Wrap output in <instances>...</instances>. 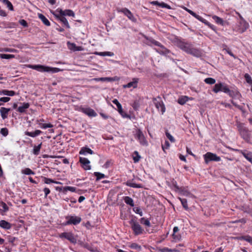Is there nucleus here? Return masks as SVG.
<instances>
[{
    "label": "nucleus",
    "instance_id": "1",
    "mask_svg": "<svg viewBox=\"0 0 252 252\" xmlns=\"http://www.w3.org/2000/svg\"><path fill=\"white\" fill-rule=\"evenodd\" d=\"M176 45L180 49L187 54L191 55L196 58L201 57L203 53L200 49L195 48L189 42L183 41L178 38H176Z\"/></svg>",
    "mask_w": 252,
    "mask_h": 252
},
{
    "label": "nucleus",
    "instance_id": "2",
    "mask_svg": "<svg viewBox=\"0 0 252 252\" xmlns=\"http://www.w3.org/2000/svg\"><path fill=\"white\" fill-rule=\"evenodd\" d=\"M213 91L215 93H218L220 91L222 92L228 94L229 96L232 98H235L241 95L237 90H230L227 85L221 82L215 85Z\"/></svg>",
    "mask_w": 252,
    "mask_h": 252
},
{
    "label": "nucleus",
    "instance_id": "3",
    "mask_svg": "<svg viewBox=\"0 0 252 252\" xmlns=\"http://www.w3.org/2000/svg\"><path fill=\"white\" fill-rule=\"evenodd\" d=\"M236 126L241 138L246 142H249L251 140V132L249 129L245 126V124L239 122H237Z\"/></svg>",
    "mask_w": 252,
    "mask_h": 252
},
{
    "label": "nucleus",
    "instance_id": "4",
    "mask_svg": "<svg viewBox=\"0 0 252 252\" xmlns=\"http://www.w3.org/2000/svg\"><path fill=\"white\" fill-rule=\"evenodd\" d=\"M28 67L30 68L36 70L38 71L44 72H51V73H56L62 70L59 68L57 67H52L48 66H45L40 64L37 65H29Z\"/></svg>",
    "mask_w": 252,
    "mask_h": 252
},
{
    "label": "nucleus",
    "instance_id": "5",
    "mask_svg": "<svg viewBox=\"0 0 252 252\" xmlns=\"http://www.w3.org/2000/svg\"><path fill=\"white\" fill-rule=\"evenodd\" d=\"M204 161L205 163L207 164L210 161H220L221 158L220 157L218 156L216 154L211 152H207L203 155Z\"/></svg>",
    "mask_w": 252,
    "mask_h": 252
},
{
    "label": "nucleus",
    "instance_id": "6",
    "mask_svg": "<svg viewBox=\"0 0 252 252\" xmlns=\"http://www.w3.org/2000/svg\"><path fill=\"white\" fill-rule=\"evenodd\" d=\"M154 227L155 225L151 224L148 219L143 218V231H144L145 233H153Z\"/></svg>",
    "mask_w": 252,
    "mask_h": 252
},
{
    "label": "nucleus",
    "instance_id": "7",
    "mask_svg": "<svg viewBox=\"0 0 252 252\" xmlns=\"http://www.w3.org/2000/svg\"><path fill=\"white\" fill-rule=\"evenodd\" d=\"M153 102L155 104L156 108L158 111H160L161 114H163L165 111V107L161 99V98L159 96H158L156 98H154Z\"/></svg>",
    "mask_w": 252,
    "mask_h": 252
},
{
    "label": "nucleus",
    "instance_id": "8",
    "mask_svg": "<svg viewBox=\"0 0 252 252\" xmlns=\"http://www.w3.org/2000/svg\"><path fill=\"white\" fill-rule=\"evenodd\" d=\"M130 224L135 234L138 235L142 233L141 227L136 220H132L130 221Z\"/></svg>",
    "mask_w": 252,
    "mask_h": 252
},
{
    "label": "nucleus",
    "instance_id": "9",
    "mask_svg": "<svg viewBox=\"0 0 252 252\" xmlns=\"http://www.w3.org/2000/svg\"><path fill=\"white\" fill-rule=\"evenodd\" d=\"M117 11L118 12H122L124 14L129 20L131 21L134 22L136 19L134 17L132 13L127 8H118Z\"/></svg>",
    "mask_w": 252,
    "mask_h": 252
},
{
    "label": "nucleus",
    "instance_id": "10",
    "mask_svg": "<svg viewBox=\"0 0 252 252\" xmlns=\"http://www.w3.org/2000/svg\"><path fill=\"white\" fill-rule=\"evenodd\" d=\"M61 238H64L69 240L71 243L75 244L77 240L72 233L69 232H63L60 234Z\"/></svg>",
    "mask_w": 252,
    "mask_h": 252
},
{
    "label": "nucleus",
    "instance_id": "11",
    "mask_svg": "<svg viewBox=\"0 0 252 252\" xmlns=\"http://www.w3.org/2000/svg\"><path fill=\"white\" fill-rule=\"evenodd\" d=\"M80 111L91 117H94L97 116V113L90 107H82L80 108Z\"/></svg>",
    "mask_w": 252,
    "mask_h": 252
},
{
    "label": "nucleus",
    "instance_id": "12",
    "mask_svg": "<svg viewBox=\"0 0 252 252\" xmlns=\"http://www.w3.org/2000/svg\"><path fill=\"white\" fill-rule=\"evenodd\" d=\"M79 161L85 170H88L91 169V166L90 165V161L88 159L85 158L80 157Z\"/></svg>",
    "mask_w": 252,
    "mask_h": 252
},
{
    "label": "nucleus",
    "instance_id": "13",
    "mask_svg": "<svg viewBox=\"0 0 252 252\" xmlns=\"http://www.w3.org/2000/svg\"><path fill=\"white\" fill-rule=\"evenodd\" d=\"M81 219L80 217L77 216H71L68 217L67 221V224H77L81 222Z\"/></svg>",
    "mask_w": 252,
    "mask_h": 252
},
{
    "label": "nucleus",
    "instance_id": "14",
    "mask_svg": "<svg viewBox=\"0 0 252 252\" xmlns=\"http://www.w3.org/2000/svg\"><path fill=\"white\" fill-rule=\"evenodd\" d=\"M155 49L156 51V52L158 53L159 54L162 55H166L170 53V51L167 49L163 45H161L158 48H155Z\"/></svg>",
    "mask_w": 252,
    "mask_h": 252
},
{
    "label": "nucleus",
    "instance_id": "15",
    "mask_svg": "<svg viewBox=\"0 0 252 252\" xmlns=\"http://www.w3.org/2000/svg\"><path fill=\"white\" fill-rule=\"evenodd\" d=\"M10 110V108H7L3 107L0 108V116L3 120L7 118L9 112Z\"/></svg>",
    "mask_w": 252,
    "mask_h": 252
},
{
    "label": "nucleus",
    "instance_id": "16",
    "mask_svg": "<svg viewBox=\"0 0 252 252\" xmlns=\"http://www.w3.org/2000/svg\"><path fill=\"white\" fill-rule=\"evenodd\" d=\"M59 13L61 16H72L74 17L75 14L74 12L70 9H66L63 10L62 9H60L59 10Z\"/></svg>",
    "mask_w": 252,
    "mask_h": 252
},
{
    "label": "nucleus",
    "instance_id": "17",
    "mask_svg": "<svg viewBox=\"0 0 252 252\" xmlns=\"http://www.w3.org/2000/svg\"><path fill=\"white\" fill-rule=\"evenodd\" d=\"M240 153L252 164V152H246V151H240Z\"/></svg>",
    "mask_w": 252,
    "mask_h": 252
},
{
    "label": "nucleus",
    "instance_id": "18",
    "mask_svg": "<svg viewBox=\"0 0 252 252\" xmlns=\"http://www.w3.org/2000/svg\"><path fill=\"white\" fill-rule=\"evenodd\" d=\"M88 154L93 155L94 154L93 151H92L90 148L87 147H83L81 148L80 152L79 154L80 155H86Z\"/></svg>",
    "mask_w": 252,
    "mask_h": 252
},
{
    "label": "nucleus",
    "instance_id": "19",
    "mask_svg": "<svg viewBox=\"0 0 252 252\" xmlns=\"http://www.w3.org/2000/svg\"><path fill=\"white\" fill-rule=\"evenodd\" d=\"M30 107V104L29 103L24 102L22 103V105L19 106L18 108L17 111L21 113H24L26 112V110L29 108Z\"/></svg>",
    "mask_w": 252,
    "mask_h": 252
},
{
    "label": "nucleus",
    "instance_id": "20",
    "mask_svg": "<svg viewBox=\"0 0 252 252\" xmlns=\"http://www.w3.org/2000/svg\"><path fill=\"white\" fill-rule=\"evenodd\" d=\"M16 93L13 91H9L7 90H2L0 91V94L12 96L15 95Z\"/></svg>",
    "mask_w": 252,
    "mask_h": 252
},
{
    "label": "nucleus",
    "instance_id": "21",
    "mask_svg": "<svg viewBox=\"0 0 252 252\" xmlns=\"http://www.w3.org/2000/svg\"><path fill=\"white\" fill-rule=\"evenodd\" d=\"M42 133V131L40 130H36L33 132L26 131L25 134L27 136H29L32 137H35L37 136L40 135Z\"/></svg>",
    "mask_w": 252,
    "mask_h": 252
},
{
    "label": "nucleus",
    "instance_id": "22",
    "mask_svg": "<svg viewBox=\"0 0 252 252\" xmlns=\"http://www.w3.org/2000/svg\"><path fill=\"white\" fill-rule=\"evenodd\" d=\"M137 79L134 78L132 82H130L126 85H123V88H126L132 87L133 88H135L137 87Z\"/></svg>",
    "mask_w": 252,
    "mask_h": 252
},
{
    "label": "nucleus",
    "instance_id": "23",
    "mask_svg": "<svg viewBox=\"0 0 252 252\" xmlns=\"http://www.w3.org/2000/svg\"><path fill=\"white\" fill-rule=\"evenodd\" d=\"M0 226L5 229H9L11 227V224L4 220L0 221Z\"/></svg>",
    "mask_w": 252,
    "mask_h": 252
},
{
    "label": "nucleus",
    "instance_id": "24",
    "mask_svg": "<svg viewBox=\"0 0 252 252\" xmlns=\"http://www.w3.org/2000/svg\"><path fill=\"white\" fill-rule=\"evenodd\" d=\"M68 47L69 49L71 50H73L74 51H81L82 50V48L81 46H77L75 44L71 43L70 42L67 43Z\"/></svg>",
    "mask_w": 252,
    "mask_h": 252
},
{
    "label": "nucleus",
    "instance_id": "25",
    "mask_svg": "<svg viewBox=\"0 0 252 252\" xmlns=\"http://www.w3.org/2000/svg\"><path fill=\"white\" fill-rule=\"evenodd\" d=\"M185 9L189 13L190 15H191L192 16H193L194 18H195L196 19L198 20L199 21H200L202 19V17L200 16H199V15H197V14H196L195 12H194L193 11L187 8H185Z\"/></svg>",
    "mask_w": 252,
    "mask_h": 252
},
{
    "label": "nucleus",
    "instance_id": "26",
    "mask_svg": "<svg viewBox=\"0 0 252 252\" xmlns=\"http://www.w3.org/2000/svg\"><path fill=\"white\" fill-rule=\"evenodd\" d=\"M212 18L217 24L221 26H223L224 25V21L223 20V19L218 17V16L213 15L212 16Z\"/></svg>",
    "mask_w": 252,
    "mask_h": 252
},
{
    "label": "nucleus",
    "instance_id": "27",
    "mask_svg": "<svg viewBox=\"0 0 252 252\" xmlns=\"http://www.w3.org/2000/svg\"><path fill=\"white\" fill-rule=\"evenodd\" d=\"M38 17L46 26H49L50 25V22L43 15L39 14Z\"/></svg>",
    "mask_w": 252,
    "mask_h": 252
},
{
    "label": "nucleus",
    "instance_id": "28",
    "mask_svg": "<svg viewBox=\"0 0 252 252\" xmlns=\"http://www.w3.org/2000/svg\"><path fill=\"white\" fill-rule=\"evenodd\" d=\"M21 173L25 175H34V172L29 168H25L21 170Z\"/></svg>",
    "mask_w": 252,
    "mask_h": 252
},
{
    "label": "nucleus",
    "instance_id": "29",
    "mask_svg": "<svg viewBox=\"0 0 252 252\" xmlns=\"http://www.w3.org/2000/svg\"><path fill=\"white\" fill-rule=\"evenodd\" d=\"M58 18L67 28H70L69 23L67 19L64 16H61V17H59Z\"/></svg>",
    "mask_w": 252,
    "mask_h": 252
},
{
    "label": "nucleus",
    "instance_id": "30",
    "mask_svg": "<svg viewBox=\"0 0 252 252\" xmlns=\"http://www.w3.org/2000/svg\"><path fill=\"white\" fill-rule=\"evenodd\" d=\"M132 158L134 162H137L139 161L141 156L137 151H134L132 154Z\"/></svg>",
    "mask_w": 252,
    "mask_h": 252
},
{
    "label": "nucleus",
    "instance_id": "31",
    "mask_svg": "<svg viewBox=\"0 0 252 252\" xmlns=\"http://www.w3.org/2000/svg\"><path fill=\"white\" fill-rule=\"evenodd\" d=\"M188 101V97L187 96H183L179 98L178 102L181 105H183Z\"/></svg>",
    "mask_w": 252,
    "mask_h": 252
},
{
    "label": "nucleus",
    "instance_id": "32",
    "mask_svg": "<svg viewBox=\"0 0 252 252\" xmlns=\"http://www.w3.org/2000/svg\"><path fill=\"white\" fill-rule=\"evenodd\" d=\"M3 3L6 5L7 7L11 11H13V6L11 2L8 0H2Z\"/></svg>",
    "mask_w": 252,
    "mask_h": 252
},
{
    "label": "nucleus",
    "instance_id": "33",
    "mask_svg": "<svg viewBox=\"0 0 252 252\" xmlns=\"http://www.w3.org/2000/svg\"><path fill=\"white\" fill-rule=\"evenodd\" d=\"M200 22H202L206 25L208 26L209 28H210L211 29L215 30V26L212 24H211L210 22H209L207 20L202 18V20L200 21Z\"/></svg>",
    "mask_w": 252,
    "mask_h": 252
},
{
    "label": "nucleus",
    "instance_id": "34",
    "mask_svg": "<svg viewBox=\"0 0 252 252\" xmlns=\"http://www.w3.org/2000/svg\"><path fill=\"white\" fill-rule=\"evenodd\" d=\"M93 80L96 81H110L113 80L112 78L110 77L95 78Z\"/></svg>",
    "mask_w": 252,
    "mask_h": 252
},
{
    "label": "nucleus",
    "instance_id": "35",
    "mask_svg": "<svg viewBox=\"0 0 252 252\" xmlns=\"http://www.w3.org/2000/svg\"><path fill=\"white\" fill-rule=\"evenodd\" d=\"M41 143L39 144L37 146H34L33 149V153L35 155H38L39 153V151L41 147Z\"/></svg>",
    "mask_w": 252,
    "mask_h": 252
},
{
    "label": "nucleus",
    "instance_id": "36",
    "mask_svg": "<svg viewBox=\"0 0 252 252\" xmlns=\"http://www.w3.org/2000/svg\"><path fill=\"white\" fill-rule=\"evenodd\" d=\"M244 78L247 83L252 86V79L248 73H246L244 75Z\"/></svg>",
    "mask_w": 252,
    "mask_h": 252
},
{
    "label": "nucleus",
    "instance_id": "37",
    "mask_svg": "<svg viewBox=\"0 0 252 252\" xmlns=\"http://www.w3.org/2000/svg\"><path fill=\"white\" fill-rule=\"evenodd\" d=\"M204 82L208 84L212 85L216 83V80L213 78H207L205 79Z\"/></svg>",
    "mask_w": 252,
    "mask_h": 252
},
{
    "label": "nucleus",
    "instance_id": "38",
    "mask_svg": "<svg viewBox=\"0 0 252 252\" xmlns=\"http://www.w3.org/2000/svg\"><path fill=\"white\" fill-rule=\"evenodd\" d=\"M241 239L245 240L252 245V237L249 235L242 236Z\"/></svg>",
    "mask_w": 252,
    "mask_h": 252
},
{
    "label": "nucleus",
    "instance_id": "39",
    "mask_svg": "<svg viewBox=\"0 0 252 252\" xmlns=\"http://www.w3.org/2000/svg\"><path fill=\"white\" fill-rule=\"evenodd\" d=\"M125 202L127 204H129L131 206H134V204L133 203V200L130 198L129 197L126 196L125 197L124 199Z\"/></svg>",
    "mask_w": 252,
    "mask_h": 252
},
{
    "label": "nucleus",
    "instance_id": "40",
    "mask_svg": "<svg viewBox=\"0 0 252 252\" xmlns=\"http://www.w3.org/2000/svg\"><path fill=\"white\" fill-rule=\"evenodd\" d=\"M39 125L40 126L41 128L43 129L51 128L53 126V125L51 124L39 123Z\"/></svg>",
    "mask_w": 252,
    "mask_h": 252
},
{
    "label": "nucleus",
    "instance_id": "41",
    "mask_svg": "<svg viewBox=\"0 0 252 252\" xmlns=\"http://www.w3.org/2000/svg\"><path fill=\"white\" fill-rule=\"evenodd\" d=\"M94 175L96 178V180H99L101 179L104 178L105 177L104 174H102L100 172H94Z\"/></svg>",
    "mask_w": 252,
    "mask_h": 252
},
{
    "label": "nucleus",
    "instance_id": "42",
    "mask_svg": "<svg viewBox=\"0 0 252 252\" xmlns=\"http://www.w3.org/2000/svg\"><path fill=\"white\" fill-rule=\"evenodd\" d=\"M131 106L134 110H137L139 109L140 104L138 101H134L131 104Z\"/></svg>",
    "mask_w": 252,
    "mask_h": 252
},
{
    "label": "nucleus",
    "instance_id": "43",
    "mask_svg": "<svg viewBox=\"0 0 252 252\" xmlns=\"http://www.w3.org/2000/svg\"><path fill=\"white\" fill-rule=\"evenodd\" d=\"M112 102L114 104L116 105V106L117 107L118 111V110L122 111V106L117 99H114V100H113Z\"/></svg>",
    "mask_w": 252,
    "mask_h": 252
},
{
    "label": "nucleus",
    "instance_id": "44",
    "mask_svg": "<svg viewBox=\"0 0 252 252\" xmlns=\"http://www.w3.org/2000/svg\"><path fill=\"white\" fill-rule=\"evenodd\" d=\"M223 50L225 51L227 54H228L230 56L233 57L234 58H236L233 53L231 52L230 49L227 47L226 45H225V48H223Z\"/></svg>",
    "mask_w": 252,
    "mask_h": 252
},
{
    "label": "nucleus",
    "instance_id": "45",
    "mask_svg": "<svg viewBox=\"0 0 252 252\" xmlns=\"http://www.w3.org/2000/svg\"><path fill=\"white\" fill-rule=\"evenodd\" d=\"M0 57L2 59H10L14 58L15 56L11 54H1Z\"/></svg>",
    "mask_w": 252,
    "mask_h": 252
},
{
    "label": "nucleus",
    "instance_id": "46",
    "mask_svg": "<svg viewBox=\"0 0 252 252\" xmlns=\"http://www.w3.org/2000/svg\"><path fill=\"white\" fill-rule=\"evenodd\" d=\"M165 135L171 142L174 143L175 142L174 138L167 131L165 132Z\"/></svg>",
    "mask_w": 252,
    "mask_h": 252
},
{
    "label": "nucleus",
    "instance_id": "47",
    "mask_svg": "<svg viewBox=\"0 0 252 252\" xmlns=\"http://www.w3.org/2000/svg\"><path fill=\"white\" fill-rule=\"evenodd\" d=\"M0 133L4 136H6L8 134V130L7 128H2L0 129Z\"/></svg>",
    "mask_w": 252,
    "mask_h": 252
},
{
    "label": "nucleus",
    "instance_id": "48",
    "mask_svg": "<svg viewBox=\"0 0 252 252\" xmlns=\"http://www.w3.org/2000/svg\"><path fill=\"white\" fill-rule=\"evenodd\" d=\"M180 201L182 203V204L183 206V207L186 209V210H187L188 209V203H187V201L186 199H182V198H180Z\"/></svg>",
    "mask_w": 252,
    "mask_h": 252
},
{
    "label": "nucleus",
    "instance_id": "49",
    "mask_svg": "<svg viewBox=\"0 0 252 252\" xmlns=\"http://www.w3.org/2000/svg\"><path fill=\"white\" fill-rule=\"evenodd\" d=\"M0 206L2 208V211L4 212H6L8 210V206L5 203L3 202L0 203Z\"/></svg>",
    "mask_w": 252,
    "mask_h": 252
},
{
    "label": "nucleus",
    "instance_id": "50",
    "mask_svg": "<svg viewBox=\"0 0 252 252\" xmlns=\"http://www.w3.org/2000/svg\"><path fill=\"white\" fill-rule=\"evenodd\" d=\"M170 147V143L168 141H165L163 145H162V149L163 151H165V149H167Z\"/></svg>",
    "mask_w": 252,
    "mask_h": 252
},
{
    "label": "nucleus",
    "instance_id": "51",
    "mask_svg": "<svg viewBox=\"0 0 252 252\" xmlns=\"http://www.w3.org/2000/svg\"><path fill=\"white\" fill-rule=\"evenodd\" d=\"M127 185L130 187H132V188H141V186L140 185L137 184L134 182H129V183H127Z\"/></svg>",
    "mask_w": 252,
    "mask_h": 252
},
{
    "label": "nucleus",
    "instance_id": "52",
    "mask_svg": "<svg viewBox=\"0 0 252 252\" xmlns=\"http://www.w3.org/2000/svg\"><path fill=\"white\" fill-rule=\"evenodd\" d=\"M130 247L131 249H133L139 250L141 249L140 246L138 245L136 243L131 244Z\"/></svg>",
    "mask_w": 252,
    "mask_h": 252
},
{
    "label": "nucleus",
    "instance_id": "53",
    "mask_svg": "<svg viewBox=\"0 0 252 252\" xmlns=\"http://www.w3.org/2000/svg\"><path fill=\"white\" fill-rule=\"evenodd\" d=\"M231 103L236 108L239 109V110L243 111V107L242 106H240L238 104H237L236 103H235L233 100H230Z\"/></svg>",
    "mask_w": 252,
    "mask_h": 252
},
{
    "label": "nucleus",
    "instance_id": "54",
    "mask_svg": "<svg viewBox=\"0 0 252 252\" xmlns=\"http://www.w3.org/2000/svg\"><path fill=\"white\" fill-rule=\"evenodd\" d=\"M10 100L9 97H2L0 98V102H7Z\"/></svg>",
    "mask_w": 252,
    "mask_h": 252
},
{
    "label": "nucleus",
    "instance_id": "55",
    "mask_svg": "<svg viewBox=\"0 0 252 252\" xmlns=\"http://www.w3.org/2000/svg\"><path fill=\"white\" fill-rule=\"evenodd\" d=\"M173 238L175 241H179L181 239V236L180 235L176 234V233H173Z\"/></svg>",
    "mask_w": 252,
    "mask_h": 252
},
{
    "label": "nucleus",
    "instance_id": "56",
    "mask_svg": "<svg viewBox=\"0 0 252 252\" xmlns=\"http://www.w3.org/2000/svg\"><path fill=\"white\" fill-rule=\"evenodd\" d=\"M118 112L123 118H127L128 117V115L126 114L125 111H123V108H122V111L118 110Z\"/></svg>",
    "mask_w": 252,
    "mask_h": 252
},
{
    "label": "nucleus",
    "instance_id": "57",
    "mask_svg": "<svg viewBox=\"0 0 252 252\" xmlns=\"http://www.w3.org/2000/svg\"><path fill=\"white\" fill-rule=\"evenodd\" d=\"M3 51H5V52H11V53H16V52H17V50L16 49H12V48H4Z\"/></svg>",
    "mask_w": 252,
    "mask_h": 252
},
{
    "label": "nucleus",
    "instance_id": "58",
    "mask_svg": "<svg viewBox=\"0 0 252 252\" xmlns=\"http://www.w3.org/2000/svg\"><path fill=\"white\" fill-rule=\"evenodd\" d=\"M19 23L20 24L22 25L23 26H24V27H28V24L27 23V22L25 20H21L19 21Z\"/></svg>",
    "mask_w": 252,
    "mask_h": 252
},
{
    "label": "nucleus",
    "instance_id": "59",
    "mask_svg": "<svg viewBox=\"0 0 252 252\" xmlns=\"http://www.w3.org/2000/svg\"><path fill=\"white\" fill-rule=\"evenodd\" d=\"M152 43L154 44L155 45L158 46V47H160L162 44L158 41H156L154 39H153L151 41Z\"/></svg>",
    "mask_w": 252,
    "mask_h": 252
},
{
    "label": "nucleus",
    "instance_id": "60",
    "mask_svg": "<svg viewBox=\"0 0 252 252\" xmlns=\"http://www.w3.org/2000/svg\"><path fill=\"white\" fill-rule=\"evenodd\" d=\"M133 210L135 213L139 214L140 216H142V212L140 208L135 207L133 208Z\"/></svg>",
    "mask_w": 252,
    "mask_h": 252
},
{
    "label": "nucleus",
    "instance_id": "61",
    "mask_svg": "<svg viewBox=\"0 0 252 252\" xmlns=\"http://www.w3.org/2000/svg\"><path fill=\"white\" fill-rule=\"evenodd\" d=\"M159 6H160L162 7L167 8V9H170V6L164 2L160 3Z\"/></svg>",
    "mask_w": 252,
    "mask_h": 252
},
{
    "label": "nucleus",
    "instance_id": "62",
    "mask_svg": "<svg viewBox=\"0 0 252 252\" xmlns=\"http://www.w3.org/2000/svg\"><path fill=\"white\" fill-rule=\"evenodd\" d=\"M104 56L112 57L114 55L113 53L111 52H104Z\"/></svg>",
    "mask_w": 252,
    "mask_h": 252
},
{
    "label": "nucleus",
    "instance_id": "63",
    "mask_svg": "<svg viewBox=\"0 0 252 252\" xmlns=\"http://www.w3.org/2000/svg\"><path fill=\"white\" fill-rule=\"evenodd\" d=\"M0 16H3V17H5L6 16V12H5V11L3 9H1L0 8Z\"/></svg>",
    "mask_w": 252,
    "mask_h": 252
},
{
    "label": "nucleus",
    "instance_id": "64",
    "mask_svg": "<svg viewBox=\"0 0 252 252\" xmlns=\"http://www.w3.org/2000/svg\"><path fill=\"white\" fill-rule=\"evenodd\" d=\"M186 150H187V152L188 154L190 155H191L193 157H195V155H194L192 152L191 151H190V150L188 148V147H187L186 148Z\"/></svg>",
    "mask_w": 252,
    "mask_h": 252
}]
</instances>
